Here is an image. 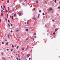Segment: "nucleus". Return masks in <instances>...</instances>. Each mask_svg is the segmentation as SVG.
I'll use <instances>...</instances> for the list:
<instances>
[{
	"label": "nucleus",
	"mask_w": 60,
	"mask_h": 60,
	"mask_svg": "<svg viewBox=\"0 0 60 60\" xmlns=\"http://www.w3.org/2000/svg\"><path fill=\"white\" fill-rule=\"evenodd\" d=\"M32 19H33L35 20H36V18H33Z\"/></svg>",
	"instance_id": "nucleus-1"
},
{
	"label": "nucleus",
	"mask_w": 60,
	"mask_h": 60,
	"mask_svg": "<svg viewBox=\"0 0 60 60\" xmlns=\"http://www.w3.org/2000/svg\"><path fill=\"white\" fill-rule=\"evenodd\" d=\"M58 30V29L56 28V29L55 30V32H56V31Z\"/></svg>",
	"instance_id": "nucleus-2"
},
{
	"label": "nucleus",
	"mask_w": 60,
	"mask_h": 60,
	"mask_svg": "<svg viewBox=\"0 0 60 60\" xmlns=\"http://www.w3.org/2000/svg\"><path fill=\"white\" fill-rule=\"evenodd\" d=\"M51 10H52V8H50L49 9V11H51Z\"/></svg>",
	"instance_id": "nucleus-3"
},
{
	"label": "nucleus",
	"mask_w": 60,
	"mask_h": 60,
	"mask_svg": "<svg viewBox=\"0 0 60 60\" xmlns=\"http://www.w3.org/2000/svg\"><path fill=\"white\" fill-rule=\"evenodd\" d=\"M25 49V48H22V50H24V49Z\"/></svg>",
	"instance_id": "nucleus-4"
},
{
	"label": "nucleus",
	"mask_w": 60,
	"mask_h": 60,
	"mask_svg": "<svg viewBox=\"0 0 60 60\" xmlns=\"http://www.w3.org/2000/svg\"><path fill=\"white\" fill-rule=\"evenodd\" d=\"M8 36L9 38L10 39V37H9V34H8Z\"/></svg>",
	"instance_id": "nucleus-5"
},
{
	"label": "nucleus",
	"mask_w": 60,
	"mask_h": 60,
	"mask_svg": "<svg viewBox=\"0 0 60 60\" xmlns=\"http://www.w3.org/2000/svg\"><path fill=\"white\" fill-rule=\"evenodd\" d=\"M1 12H2V13H3V10L1 9Z\"/></svg>",
	"instance_id": "nucleus-6"
},
{
	"label": "nucleus",
	"mask_w": 60,
	"mask_h": 60,
	"mask_svg": "<svg viewBox=\"0 0 60 60\" xmlns=\"http://www.w3.org/2000/svg\"><path fill=\"white\" fill-rule=\"evenodd\" d=\"M19 16H20L21 15V14L20 13H19Z\"/></svg>",
	"instance_id": "nucleus-7"
},
{
	"label": "nucleus",
	"mask_w": 60,
	"mask_h": 60,
	"mask_svg": "<svg viewBox=\"0 0 60 60\" xmlns=\"http://www.w3.org/2000/svg\"><path fill=\"white\" fill-rule=\"evenodd\" d=\"M8 15H9L8 14H7V18H8V16H9Z\"/></svg>",
	"instance_id": "nucleus-8"
},
{
	"label": "nucleus",
	"mask_w": 60,
	"mask_h": 60,
	"mask_svg": "<svg viewBox=\"0 0 60 60\" xmlns=\"http://www.w3.org/2000/svg\"><path fill=\"white\" fill-rule=\"evenodd\" d=\"M39 17H40V14H38V18H39Z\"/></svg>",
	"instance_id": "nucleus-9"
},
{
	"label": "nucleus",
	"mask_w": 60,
	"mask_h": 60,
	"mask_svg": "<svg viewBox=\"0 0 60 60\" xmlns=\"http://www.w3.org/2000/svg\"><path fill=\"white\" fill-rule=\"evenodd\" d=\"M8 11H9V10L8 11L7 10H6V12H8Z\"/></svg>",
	"instance_id": "nucleus-10"
},
{
	"label": "nucleus",
	"mask_w": 60,
	"mask_h": 60,
	"mask_svg": "<svg viewBox=\"0 0 60 60\" xmlns=\"http://www.w3.org/2000/svg\"><path fill=\"white\" fill-rule=\"evenodd\" d=\"M19 46H17V49H18V48H19Z\"/></svg>",
	"instance_id": "nucleus-11"
},
{
	"label": "nucleus",
	"mask_w": 60,
	"mask_h": 60,
	"mask_svg": "<svg viewBox=\"0 0 60 60\" xmlns=\"http://www.w3.org/2000/svg\"><path fill=\"white\" fill-rule=\"evenodd\" d=\"M8 42H7L6 43V44L7 45H8Z\"/></svg>",
	"instance_id": "nucleus-12"
},
{
	"label": "nucleus",
	"mask_w": 60,
	"mask_h": 60,
	"mask_svg": "<svg viewBox=\"0 0 60 60\" xmlns=\"http://www.w3.org/2000/svg\"><path fill=\"white\" fill-rule=\"evenodd\" d=\"M28 29H26V31H28Z\"/></svg>",
	"instance_id": "nucleus-13"
},
{
	"label": "nucleus",
	"mask_w": 60,
	"mask_h": 60,
	"mask_svg": "<svg viewBox=\"0 0 60 60\" xmlns=\"http://www.w3.org/2000/svg\"><path fill=\"white\" fill-rule=\"evenodd\" d=\"M9 0H8L7 1V2L8 3H9Z\"/></svg>",
	"instance_id": "nucleus-14"
},
{
	"label": "nucleus",
	"mask_w": 60,
	"mask_h": 60,
	"mask_svg": "<svg viewBox=\"0 0 60 60\" xmlns=\"http://www.w3.org/2000/svg\"><path fill=\"white\" fill-rule=\"evenodd\" d=\"M3 54H4V52H2L1 53L2 55H3Z\"/></svg>",
	"instance_id": "nucleus-15"
},
{
	"label": "nucleus",
	"mask_w": 60,
	"mask_h": 60,
	"mask_svg": "<svg viewBox=\"0 0 60 60\" xmlns=\"http://www.w3.org/2000/svg\"><path fill=\"white\" fill-rule=\"evenodd\" d=\"M4 15L3 14V13H1V16H3Z\"/></svg>",
	"instance_id": "nucleus-16"
},
{
	"label": "nucleus",
	"mask_w": 60,
	"mask_h": 60,
	"mask_svg": "<svg viewBox=\"0 0 60 60\" xmlns=\"http://www.w3.org/2000/svg\"><path fill=\"white\" fill-rule=\"evenodd\" d=\"M12 47L13 48H14V46L13 45H12Z\"/></svg>",
	"instance_id": "nucleus-17"
},
{
	"label": "nucleus",
	"mask_w": 60,
	"mask_h": 60,
	"mask_svg": "<svg viewBox=\"0 0 60 60\" xmlns=\"http://www.w3.org/2000/svg\"><path fill=\"white\" fill-rule=\"evenodd\" d=\"M2 44H4V42H2Z\"/></svg>",
	"instance_id": "nucleus-18"
},
{
	"label": "nucleus",
	"mask_w": 60,
	"mask_h": 60,
	"mask_svg": "<svg viewBox=\"0 0 60 60\" xmlns=\"http://www.w3.org/2000/svg\"><path fill=\"white\" fill-rule=\"evenodd\" d=\"M5 59V57H3L2 58V59Z\"/></svg>",
	"instance_id": "nucleus-19"
},
{
	"label": "nucleus",
	"mask_w": 60,
	"mask_h": 60,
	"mask_svg": "<svg viewBox=\"0 0 60 60\" xmlns=\"http://www.w3.org/2000/svg\"><path fill=\"white\" fill-rule=\"evenodd\" d=\"M16 14H15L14 15V16H16Z\"/></svg>",
	"instance_id": "nucleus-20"
},
{
	"label": "nucleus",
	"mask_w": 60,
	"mask_h": 60,
	"mask_svg": "<svg viewBox=\"0 0 60 60\" xmlns=\"http://www.w3.org/2000/svg\"><path fill=\"white\" fill-rule=\"evenodd\" d=\"M36 3H38V0L36 1Z\"/></svg>",
	"instance_id": "nucleus-21"
},
{
	"label": "nucleus",
	"mask_w": 60,
	"mask_h": 60,
	"mask_svg": "<svg viewBox=\"0 0 60 60\" xmlns=\"http://www.w3.org/2000/svg\"><path fill=\"white\" fill-rule=\"evenodd\" d=\"M58 9H60V7H58Z\"/></svg>",
	"instance_id": "nucleus-22"
},
{
	"label": "nucleus",
	"mask_w": 60,
	"mask_h": 60,
	"mask_svg": "<svg viewBox=\"0 0 60 60\" xmlns=\"http://www.w3.org/2000/svg\"><path fill=\"white\" fill-rule=\"evenodd\" d=\"M19 31V30H16V32H18Z\"/></svg>",
	"instance_id": "nucleus-23"
},
{
	"label": "nucleus",
	"mask_w": 60,
	"mask_h": 60,
	"mask_svg": "<svg viewBox=\"0 0 60 60\" xmlns=\"http://www.w3.org/2000/svg\"><path fill=\"white\" fill-rule=\"evenodd\" d=\"M3 7H4V8L5 9V6H3Z\"/></svg>",
	"instance_id": "nucleus-24"
},
{
	"label": "nucleus",
	"mask_w": 60,
	"mask_h": 60,
	"mask_svg": "<svg viewBox=\"0 0 60 60\" xmlns=\"http://www.w3.org/2000/svg\"><path fill=\"white\" fill-rule=\"evenodd\" d=\"M2 9H3V10L4 11V8H3Z\"/></svg>",
	"instance_id": "nucleus-25"
},
{
	"label": "nucleus",
	"mask_w": 60,
	"mask_h": 60,
	"mask_svg": "<svg viewBox=\"0 0 60 60\" xmlns=\"http://www.w3.org/2000/svg\"><path fill=\"white\" fill-rule=\"evenodd\" d=\"M11 51H12L13 50V49H11Z\"/></svg>",
	"instance_id": "nucleus-26"
},
{
	"label": "nucleus",
	"mask_w": 60,
	"mask_h": 60,
	"mask_svg": "<svg viewBox=\"0 0 60 60\" xmlns=\"http://www.w3.org/2000/svg\"><path fill=\"white\" fill-rule=\"evenodd\" d=\"M8 10H9V7H8Z\"/></svg>",
	"instance_id": "nucleus-27"
},
{
	"label": "nucleus",
	"mask_w": 60,
	"mask_h": 60,
	"mask_svg": "<svg viewBox=\"0 0 60 60\" xmlns=\"http://www.w3.org/2000/svg\"><path fill=\"white\" fill-rule=\"evenodd\" d=\"M45 15V14H44V13H43V15Z\"/></svg>",
	"instance_id": "nucleus-28"
},
{
	"label": "nucleus",
	"mask_w": 60,
	"mask_h": 60,
	"mask_svg": "<svg viewBox=\"0 0 60 60\" xmlns=\"http://www.w3.org/2000/svg\"><path fill=\"white\" fill-rule=\"evenodd\" d=\"M10 19H11V15L10 16Z\"/></svg>",
	"instance_id": "nucleus-29"
},
{
	"label": "nucleus",
	"mask_w": 60,
	"mask_h": 60,
	"mask_svg": "<svg viewBox=\"0 0 60 60\" xmlns=\"http://www.w3.org/2000/svg\"><path fill=\"white\" fill-rule=\"evenodd\" d=\"M16 59L17 60H19V59H18V58H17V57H16Z\"/></svg>",
	"instance_id": "nucleus-30"
},
{
	"label": "nucleus",
	"mask_w": 60,
	"mask_h": 60,
	"mask_svg": "<svg viewBox=\"0 0 60 60\" xmlns=\"http://www.w3.org/2000/svg\"><path fill=\"white\" fill-rule=\"evenodd\" d=\"M7 19H5V20H6V22H7Z\"/></svg>",
	"instance_id": "nucleus-31"
},
{
	"label": "nucleus",
	"mask_w": 60,
	"mask_h": 60,
	"mask_svg": "<svg viewBox=\"0 0 60 60\" xmlns=\"http://www.w3.org/2000/svg\"><path fill=\"white\" fill-rule=\"evenodd\" d=\"M29 54H27V56H29Z\"/></svg>",
	"instance_id": "nucleus-32"
},
{
	"label": "nucleus",
	"mask_w": 60,
	"mask_h": 60,
	"mask_svg": "<svg viewBox=\"0 0 60 60\" xmlns=\"http://www.w3.org/2000/svg\"><path fill=\"white\" fill-rule=\"evenodd\" d=\"M8 25L9 27H10V24H8Z\"/></svg>",
	"instance_id": "nucleus-33"
},
{
	"label": "nucleus",
	"mask_w": 60,
	"mask_h": 60,
	"mask_svg": "<svg viewBox=\"0 0 60 60\" xmlns=\"http://www.w3.org/2000/svg\"><path fill=\"white\" fill-rule=\"evenodd\" d=\"M52 21L53 22H54V19H52Z\"/></svg>",
	"instance_id": "nucleus-34"
},
{
	"label": "nucleus",
	"mask_w": 60,
	"mask_h": 60,
	"mask_svg": "<svg viewBox=\"0 0 60 60\" xmlns=\"http://www.w3.org/2000/svg\"><path fill=\"white\" fill-rule=\"evenodd\" d=\"M53 34L54 35L55 34V32H54L53 33Z\"/></svg>",
	"instance_id": "nucleus-35"
},
{
	"label": "nucleus",
	"mask_w": 60,
	"mask_h": 60,
	"mask_svg": "<svg viewBox=\"0 0 60 60\" xmlns=\"http://www.w3.org/2000/svg\"><path fill=\"white\" fill-rule=\"evenodd\" d=\"M34 38H36V36H34Z\"/></svg>",
	"instance_id": "nucleus-36"
},
{
	"label": "nucleus",
	"mask_w": 60,
	"mask_h": 60,
	"mask_svg": "<svg viewBox=\"0 0 60 60\" xmlns=\"http://www.w3.org/2000/svg\"><path fill=\"white\" fill-rule=\"evenodd\" d=\"M55 2L56 3V0H55Z\"/></svg>",
	"instance_id": "nucleus-37"
},
{
	"label": "nucleus",
	"mask_w": 60,
	"mask_h": 60,
	"mask_svg": "<svg viewBox=\"0 0 60 60\" xmlns=\"http://www.w3.org/2000/svg\"><path fill=\"white\" fill-rule=\"evenodd\" d=\"M30 8H31V7H32V5L30 6Z\"/></svg>",
	"instance_id": "nucleus-38"
},
{
	"label": "nucleus",
	"mask_w": 60,
	"mask_h": 60,
	"mask_svg": "<svg viewBox=\"0 0 60 60\" xmlns=\"http://www.w3.org/2000/svg\"><path fill=\"white\" fill-rule=\"evenodd\" d=\"M39 12H41V10H39Z\"/></svg>",
	"instance_id": "nucleus-39"
},
{
	"label": "nucleus",
	"mask_w": 60,
	"mask_h": 60,
	"mask_svg": "<svg viewBox=\"0 0 60 60\" xmlns=\"http://www.w3.org/2000/svg\"><path fill=\"white\" fill-rule=\"evenodd\" d=\"M7 51H8V50H9V49H7Z\"/></svg>",
	"instance_id": "nucleus-40"
},
{
	"label": "nucleus",
	"mask_w": 60,
	"mask_h": 60,
	"mask_svg": "<svg viewBox=\"0 0 60 60\" xmlns=\"http://www.w3.org/2000/svg\"><path fill=\"white\" fill-rule=\"evenodd\" d=\"M11 33H12V32H13L11 30Z\"/></svg>",
	"instance_id": "nucleus-41"
},
{
	"label": "nucleus",
	"mask_w": 60,
	"mask_h": 60,
	"mask_svg": "<svg viewBox=\"0 0 60 60\" xmlns=\"http://www.w3.org/2000/svg\"><path fill=\"white\" fill-rule=\"evenodd\" d=\"M12 19H13V16H12Z\"/></svg>",
	"instance_id": "nucleus-42"
},
{
	"label": "nucleus",
	"mask_w": 60,
	"mask_h": 60,
	"mask_svg": "<svg viewBox=\"0 0 60 60\" xmlns=\"http://www.w3.org/2000/svg\"><path fill=\"white\" fill-rule=\"evenodd\" d=\"M5 41H7V40H5Z\"/></svg>",
	"instance_id": "nucleus-43"
},
{
	"label": "nucleus",
	"mask_w": 60,
	"mask_h": 60,
	"mask_svg": "<svg viewBox=\"0 0 60 60\" xmlns=\"http://www.w3.org/2000/svg\"><path fill=\"white\" fill-rule=\"evenodd\" d=\"M35 8H34V10H35Z\"/></svg>",
	"instance_id": "nucleus-44"
},
{
	"label": "nucleus",
	"mask_w": 60,
	"mask_h": 60,
	"mask_svg": "<svg viewBox=\"0 0 60 60\" xmlns=\"http://www.w3.org/2000/svg\"><path fill=\"white\" fill-rule=\"evenodd\" d=\"M1 22V20L0 19V22Z\"/></svg>",
	"instance_id": "nucleus-45"
},
{
	"label": "nucleus",
	"mask_w": 60,
	"mask_h": 60,
	"mask_svg": "<svg viewBox=\"0 0 60 60\" xmlns=\"http://www.w3.org/2000/svg\"><path fill=\"white\" fill-rule=\"evenodd\" d=\"M8 22H10V21L9 20H8Z\"/></svg>",
	"instance_id": "nucleus-46"
},
{
	"label": "nucleus",
	"mask_w": 60,
	"mask_h": 60,
	"mask_svg": "<svg viewBox=\"0 0 60 60\" xmlns=\"http://www.w3.org/2000/svg\"><path fill=\"white\" fill-rule=\"evenodd\" d=\"M30 59H31V58H29V60H30Z\"/></svg>",
	"instance_id": "nucleus-47"
},
{
	"label": "nucleus",
	"mask_w": 60,
	"mask_h": 60,
	"mask_svg": "<svg viewBox=\"0 0 60 60\" xmlns=\"http://www.w3.org/2000/svg\"><path fill=\"white\" fill-rule=\"evenodd\" d=\"M11 26H12V24H11Z\"/></svg>",
	"instance_id": "nucleus-48"
},
{
	"label": "nucleus",
	"mask_w": 60,
	"mask_h": 60,
	"mask_svg": "<svg viewBox=\"0 0 60 60\" xmlns=\"http://www.w3.org/2000/svg\"><path fill=\"white\" fill-rule=\"evenodd\" d=\"M34 34L35 35H36V33H34Z\"/></svg>",
	"instance_id": "nucleus-49"
},
{
	"label": "nucleus",
	"mask_w": 60,
	"mask_h": 60,
	"mask_svg": "<svg viewBox=\"0 0 60 60\" xmlns=\"http://www.w3.org/2000/svg\"><path fill=\"white\" fill-rule=\"evenodd\" d=\"M2 6H1V8H2Z\"/></svg>",
	"instance_id": "nucleus-50"
},
{
	"label": "nucleus",
	"mask_w": 60,
	"mask_h": 60,
	"mask_svg": "<svg viewBox=\"0 0 60 60\" xmlns=\"http://www.w3.org/2000/svg\"><path fill=\"white\" fill-rule=\"evenodd\" d=\"M33 40H34V38H33Z\"/></svg>",
	"instance_id": "nucleus-51"
},
{
	"label": "nucleus",
	"mask_w": 60,
	"mask_h": 60,
	"mask_svg": "<svg viewBox=\"0 0 60 60\" xmlns=\"http://www.w3.org/2000/svg\"><path fill=\"white\" fill-rule=\"evenodd\" d=\"M28 38H27V39H26V40H28Z\"/></svg>",
	"instance_id": "nucleus-52"
},
{
	"label": "nucleus",
	"mask_w": 60,
	"mask_h": 60,
	"mask_svg": "<svg viewBox=\"0 0 60 60\" xmlns=\"http://www.w3.org/2000/svg\"><path fill=\"white\" fill-rule=\"evenodd\" d=\"M27 24H29V22H27Z\"/></svg>",
	"instance_id": "nucleus-53"
},
{
	"label": "nucleus",
	"mask_w": 60,
	"mask_h": 60,
	"mask_svg": "<svg viewBox=\"0 0 60 60\" xmlns=\"http://www.w3.org/2000/svg\"><path fill=\"white\" fill-rule=\"evenodd\" d=\"M6 34H5V35L6 36Z\"/></svg>",
	"instance_id": "nucleus-54"
},
{
	"label": "nucleus",
	"mask_w": 60,
	"mask_h": 60,
	"mask_svg": "<svg viewBox=\"0 0 60 60\" xmlns=\"http://www.w3.org/2000/svg\"><path fill=\"white\" fill-rule=\"evenodd\" d=\"M19 57V55H18Z\"/></svg>",
	"instance_id": "nucleus-55"
},
{
	"label": "nucleus",
	"mask_w": 60,
	"mask_h": 60,
	"mask_svg": "<svg viewBox=\"0 0 60 60\" xmlns=\"http://www.w3.org/2000/svg\"><path fill=\"white\" fill-rule=\"evenodd\" d=\"M14 10L13 9L12 10V11H14Z\"/></svg>",
	"instance_id": "nucleus-56"
},
{
	"label": "nucleus",
	"mask_w": 60,
	"mask_h": 60,
	"mask_svg": "<svg viewBox=\"0 0 60 60\" xmlns=\"http://www.w3.org/2000/svg\"><path fill=\"white\" fill-rule=\"evenodd\" d=\"M22 4L23 5H24V3H22Z\"/></svg>",
	"instance_id": "nucleus-57"
},
{
	"label": "nucleus",
	"mask_w": 60,
	"mask_h": 60,
	"mask_svg": "<svg viewBox=\"0 0 60 60\" xmlns=\"http://www.w3.org/2000/svg\"><path fill=\"white\" fill-rule=\"evenodd\" d=\"M20 2H21L22 1V0H21L20 1Z\"/></svg>",
	"instance_id": "nucleus-58"
},
{
	"label": "nucleus",
	"mask_w": 60,
	"mask_h": 60,
	"mask_svg": "<svg viewBox=\"0 0 60 60\" xmlns=\"http://www.w3.org/2000/svg\"><path fill=\"white\" fill-rule=\"evenodd\" d=\"M12 57V56H11V57Z\"/></svg>",
	"instance_id": "nucleus-59"
},
{
	"label": "nucleus",
	"mask_w": 60,
	"mask_h": 60,
	"mask_svg": "<svg viewBox=\"0 0 60 60\" xmlns=\"http://www.w3.org/2000/svg\"><path fill=\"white\" fill-rule=\"evenodd\" d=\"M29 56H28V57H29Z\"/></svg>",
	"instance_id": "nucleus-60"
},
{
	"label": "nucleus",
	"mask_w": 60,
	"mask_h": 60,
	"mask_svg": "<svg viewBox=\"0 0 60 60\" xmlns=\"http://www.w3.org/2000/svg\"><path fill=\"white\" fill-rule=\"evenodd\" d=\"M26 22H25V24H26Z\"/></svg>",
	"instance_id": "nucleus-61"
},
{
	"label": "nucleus",
	"mask_w": 60,
	"mask_h": 60,
	"mask_svg": "<svg viewBox=\"0 0 60 60\" xmlns=\"http://www.w3.org/2000/svg\"><path fill=\"white\" fill-rule=\"evenodd\" d=\"M19 60H20V59H19Z\"/></svg>",
	"instance_id": "nucleus-62"
},
{
	"label": "nucleus",
	"mask_w": 60,
	"mask_h": 60,
	"mask_svg": "<svg viewBox=\"0 0 60 60\" xmlns=\"http://www.w3.org/2000/svg\"><path fill=\"white\" fill-rule=\"evenodd\" d=\"M29 56H30V54H29Z\"/></svg>",
	"instance_id": "nucleus-63"
},
{
	"label": "nucleus",
	"mask_w": 60,
	"mask_h": 60,
	"mask_svg": "<svg viewBox=\"0 0 60 60\" xmlns=\"http://www.w3.org/2000/svg\"><path fill=\"white\" fill-rule=\"evenodd\" d=\"M16 55H17V53H16Z\"/></svg>",
	"instance_id": "nucleus-64"
}]
</instances>
